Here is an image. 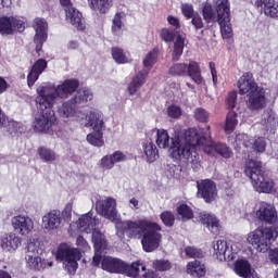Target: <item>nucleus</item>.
Listing matches in <instances>:
<instances>
[{
  "instance_id": "obj_44",
  "label": "nucleus",
  "mask_w": 278,
  "mask_h": 278,
  "mask_svg": "<svg viewBox=\"0 0 278 278\" xmlns=\"http://www.w3.org/2000/svg\"><path fill=\"white\" fill-rule=\"evenodd\" d=\"M238 126V113L230 111L226 116L225 131L231 134Z\"/></svg>"
},
{
  "instance_id": "obj_4",
  "label": "nucleus",
  "mask_w": 278,
  "mask_h": 278,
  "mask_svg": "<svg viewBox=\"0 0 278 278\" xmlns=\"http://www.w3.org/2000/svg\"><path fill=\"white\" fill-rule=\"evenodd\" d=\"M79 88V80L75 78H68L59 85H46L37 88L38 103L41 108H53L56 99H68L72 94L77 92Z\"/></svg>"
},
{
  "instance_id": "obj_52",
  "label": "nucleus",
  "mask_w": 278,
  "mask_h": 278,
  "mask_svg": "<svg viewBox=\"0 0 278 278\" xmlns=\"http://www.w3.org/2000/svg\"><path fill=\"white\" fill-rule=\"evenodd\" d=\"M160 218L165 227H173L175 225V215L170 211L161 213Z\"/></svg>"
},
{
  "instance_id": "obj_41",
  "label": "nucleus",
  "mask_w": 278,
  "mask_h": 278,
  "mask_svg": "<svg viewBox=\"0 0 278 278\" xmlns=\"http://www.w3.org/2000/svg\"><path fill=\"white\" fill-rule=\"evenodd\" d=\"M94 99V93L90 89H83L78 91L74 97H72V101L76 103V105H81V103H88Z\"/></svg>"
},
{
  "instance_id": "obj_25",
  "label": "nucleus",
  "mask_w": 278,
  "mask_h": 278,
  "mask_svg": "<svg viewBox=\"0 0 278 278\" xmlns=\"http://www.w3.org/2000/svg\"><path fill=\"white\" fill-rule=\"evenodd\" d=\"M237 87L239 90V94H251L258 88H261L257 83L255 81V78L253 75L249 72L244 73L240 78L238 79Z\"/></svg>"
},
{
  "instance_id": "obj_7",
  "label": "nucleus",
  "mask_w": 278,
  "mask_h": 278,
  "mask_svg": "<svg viewBox=\"0 0 278 278\" xmlns=\"http://www.w3.org/2000/svg\"><path fill=\"white\" fill-rule=\"evenodd\" d=\"M56 262L63 264V268L68 275H75L79 268V260H81V251L68 243H61L54 251Z\"/></svg>"
},
{
  "instance_id": "obj_57",
  "label": "nucleus",
  "mask_w": 278,
  "mask_h": 278,
  "mask_svg": "<svg viewBox=\"0 0 278 278\" xmlns=\"http://www.w3.org/2000/svg\"><path fill=\"white\" fill-rule=\"evenodd\" d=\"M185 253L187 257H203V251L194 247H187Z\"/></svg>"
},
{
  "instance_id": "obj_59",
  "label": "nucleus",
  "mask_w": 278,
  "mask_h": 278,
  "mask_svg": "<svg viewBox=\"0 0 278 278\" xmlns=\"http://www.w3.org/2000/svg\"><path fill=\"white\" fill-rule=\"evenodd\" d=\"M110 155H111V160L113 161V165L121 164V162L127 161V155L122 151H115Z\"/></svg>"
},
{
  "instance_id": "obj_6",
  "label": "nucleus",
  "mask_w": 278,
  "mask_h": 278,
  "mask_svg": "<svg viewBox=\"0 0 278 278\" xmlns=\"http://www.w3.org/2000/svg\"><path fill=\"white\" fill-rule=\"evenodd\" d=\"M278 231L275 227H257L247 235V242L251 244L257 253H268L273 242L277 240Z\"/></svg>"
},
{
  "instance_id": "obj_58",
  "label": "nucleus",
  "mask_w": 278,
  "mask_h": 278,
  "mask_svg": "<svg viewBox=\"0 0 278 278\" xmlns=\"http://www.w3.org/2000/svg\"><path fill=\"white\" fill-rule=\"evenodd\" d=\"M236 101H238V92L237 91H230L226 98V104L230 110H233L236 108Z\"/></svg>"
},
{
  "instance_id": "obj_12",
  "label": "nucleus",
  "mask_w": 278,
  "mask_h": 278,
  "mask_svg": "<svg viewBox=\"0 0 278 278\" xmlns=\"http://www.w3.org/2000/svg\"><path fill=\"white\" fill-rule=\"evenodd\" d=\"M100 262L102 270L116 275H126V277H129V273H131V268L134 267V263L129 265L125 261L112 256H103L100 258Z\"/></svg>"
},
{
  "instance_id": "obj_1",
  "label": "nucleus",
  "mask_w": 278,
  "mask_h": 278,
  "mask_svg": "<svg viewBox=\"0 0 278 278\" xmlns=\"http://www.w3.org/2000/svg\"><path fill=\"white\" fill-rule=\"evenodd\" d=\"M96 211L100 216L114 223L116 233L123 238L127 233L128 238L141 240L142 249L146 253L157 251L162 244V226L149 219L122 220L118 210H116V199L105 198L98 200Z\"/></svg>"
},
{
  "instance_id": "obj_36",
  "label": "nucleus",
  "mask_w": 278,
  "mask_h": 278,
  "mask_svg": "<svg viewBox=\"0 0 278 278\" xmlns=\"http://www.w3.org/2000/svg\"><path fill=\"white\" fill-rule=\"evenodd\" d=\"M111 55L115 64H131L134 62L131 54L119 47H113Z\"/></svg>"
},
{
  "instance_id": "obj_60",
  "label": "nucleus",
  "mask_w": 278,
  "mask_h": 278,
  "mask_svg": "<svg viewBox=\"0 0 278 278\" xmlns=\"http://www.w3.org/2000/svg\"><path fill=\"white\" fill-rule=\"evenodd\" d=\"M191 18V25H193V27L195 29H203L204 24H203V17H201V15L199 14V12H197L193 16L190 17Z\"/></svg>"
},
{
  "instance_id": "obj_43",
  "label": "nucleus",
  "mask_w": 278,
  "mask_h": 278,
  "mask_svg": "<svg viewBox=\"0 0 278 278\" xmlns=\"http://www.w3.org/2000/svg\"><path fill=\"white\" fill-rule=\"evenodd\" d=\"M87 142H89L91 147H103V144H105V140H103V131L93 130L88 134Z\"/></svg>"
},
{
  "instance_id": "obj_55",
  "label": "nucleus",
  "mask_w": 278,
  "mask_h": 278,
  "mask_svg": "<svg viewBox=\"0 0 278 278\" xmlns=\"http://www.w3.org/2000/svg\"><path fill=\"white\" fill-rule=\"evenodd\" d=\"M217 155H222V157L229 160V157H231V155H233V153L231 152L229 147H227L226 144L217 143Z\"/></svg>"
},
{
  "instance_id": "obj_23",
  "label": "nucleus",
  "mask_w": 278,
  "mask_h": 278,
  "mask_svg": "<svg viewBox=\"0 0 278 278\" xmlns=\"http://www.w3.org/2000/svg\"><path fill=\"white\" fill-rule=\"evenodd\" d=\"M92 242L94 244L96 253L92 260V266H99L101 264V251H105L108 248V241L105 235L93 228L92 230Z\"/></svg>"
},
{
  "instance_id": "obj_61",
  "label": "nucleus",
  "mask_w": 278,
  "mask_h": 278,
  "mask_svg": "<svg viewBox=\"0 0 278 278\" xmlns=\"http://www.w3.org/2000/svg\"><path fill=\"white\" fill-rule=\"evenodd\" d=\"M61 216H63V218H65V220H71V218L73 216V202H68L65 205Z\"/></svg>"
},
{
  "instance_id": "obj_34",
  "label": "nucleus",
  "mask_w": 278,
  "mask_h": 278,
  "mask_svg": "<svg viewBox=\"0 0 278 278\" xmlns=\"http://www.w3.org/2000/svg\"><path fill=\"white\" fill-rule=\"evenodd\" d=\"M200 220L202 225H205L212 233H218L220 231V222L215 217L214 214L201 213Z\"/></svg>"
},
{
  "instance_id": "obj_9",
  "label": "nucleus",
  "mask_w": 278,
  "mask_h": 278,
  "mask_svg": "<svg viewBox=\"0 0 278 278\" xmlns=\"http://www.w3.org/2000/svg\"><path fill=\"white\" fill-rule=\"evenodd\" d=\"M35 101L40 114L35 116L33 129L37 134H49V131H51V127H53L58 121L55 112H53V106H42V104L38 102V96Z\"/></svg>"
},
{
  "instance_id": "obj_40",
  "label": "nucleus",
  "mask_w": 278,
  "mask_h": 278,
  "mask_svg": "<svg viewBox=\"0 0 278 278\" xmlns=\"http://www.w3.org/2000/svg\"><path fill=\"white\" fill-rule=\"evenodd\" d=\"M186 47V35L178 34L174 41L173 60L177 62L184 54V48Z\"/></svg>"
},
{
  "instance_id": "obj_3",
  "label": "nucleus",
  "mask_w": 278,
  "mask_h": 278,
  "mask_svg": "<svg viewBox=\"0 0 278 278\" xmlns=\"http://www.w3.org/2000/svg\"><path fill=\"white\" fill-rule=\"evenodd\" d=\"M201 13L205 23H214V21L218 23L224 39L229 40V38L233 37L229 0H213V5L211 2H204Z\"/></svg>"
},
{
  "instance_id": "obj_50",
  "label": "nucleus",
  "mask_w": 278,
  "mask_h": 278,
  "mask_svg": "<svg viewBox=\"0 0 278 278\" xmlns=\"http://www.w3.org/2000/svg\"><path fill=\"white\" fill-rule=\"evenodd\" d=\"M177 214L181 217L182 220H190L194 216L192 208H190V206H188L187 204H180L177 207Z\"/></svg>"
},
{
  "instance_id": "obj_54",
  "label": "nucleus",
  "mask_w": 278,
  "mask_h": 278,
  "mask_svg": "<svg viewBox=\"0 0 278 278\" xmlns=\"http://www.w3.org/2000/svg\"><path fill=\"white\" fill-rule=\"evenodd\" d=\"M180 10H181V14L187 20H190V17L197 13V11H194V7L190 3H182L180 7Z\"/></svg>"
},
{
  "instance_id": "obj_51",
  "label": "nucleus",
  "mask_w": 278,
  "mask_h": 278,
  "mask_svg": "<svg viewBox=\"0 0 278 278\" xmlns=\"http://www.w3.org/2000/svg\"><path fill=\"white\" fill-rule=\"evenodd\" d=\"M159 36L163 42H173V40H175V31H173L170 28H161Z\"/></svg>"
},
{
  "instance_id": "obj_22",
  "label": "nucleus",
  "mask_w": 278,
  "mask_h": 278,
  "mask_svg": "<svg viewBox=\"0 0 278 278\" xmlns=\"http://www.w3.org/2000/svg\"><path fill=\"white\" fill-rule=\"evenodd\" d=\"M233 273L241 278H260V275L247 258H239L235 262Z\"/></svg>"
},
{
  "instance_id": "obj_29",
  "label": "nucleus",
  "mask_w": 278,
  "mask_h": 278,
  "mask_svg": "<svg viewBox=\"0 0 278 278\" xmlns=\"http://www.w3.org/2000/svg\"><path fill=\"white\" fill-rule=\"evenodd\" d=\"M65 20L67 23L79 29V31H84L86 29V22L84 21V15L79 10L75 9V7H71L65 9Z\"/></svg>"
},
{
  "instance_id": "obj_26",
  "label": "nucleus",
  "mask_w": 278,
  "mask_h": 278,
  "mask_svg": "<svg viewBox=\"0 0 278 278\" xmlns=\"http://www.w3.org/2000/svg\"><path fill=\"white\" fill-rule=\"evenodd\" d=\"M213 257L218 262H231L233 254L229 250V243L225 240H217L213 242Z\"/></svg>"
},
{
  "instance_id": "obj_45",
  "label": "nucleus",
  "mask_w": 278,
  "mask_h": 278,
  "mask_svg": "<svg viewBox=\"0 0 278 278\" xmlns=\"http://www.w3.org/2000/svg\"><path fill=\"white\" fill-rule=\"evenodd\" d=\"M125 21V13H116L112 22V31L115 36H119L123 31V22Z\"/></svg>"
},
{
  "instance_id": "obj_28",
  "label": "nucleus",
  "mask_w": 278,
  "mask_h": 278,
  "mask_svg": "<svg viewBox=\"0 0 278 278\" xmlns=\"http://www.w3.org/2000/svg\"><path fill=\"white\" fill-rule=\"evenodd\" d=\"M256 10L263 12L268 18H278V2L275 0H255Z\"/></svg>"
},
{
  "instance_id": "obj_64",
  "label": "nucleus",
  "mask_w": 278,
  "mask_h": 278,
  "mask_svg": "<svg viewBox=\"0 0 278 278\" xmlns=\"http://www.w3.org/2000/svg\"><path fill=\"white\" fill-rule=\"evenodd\" d=\"M9 131L10 134H16L23 131L22 125L18 122H10L9 123Z\"/></svg>"
},
{
  "instance_id": "obj_63",
  "label": "nucleus",
  "mask_w": 278,
  "mask_h": 278,
  "mask_svg": "<svg viewBox=\"0 0 278 278\" xmlns=\"http://www.w3.org/2000/svg\"><path fill=\"white\" fill-rule=\"evenodd\" d=\"M230 253L233 255V260H236V255H238L239 251H242V243L236 241L229 248Z\"/></svg>"
},
{
  "instance_id": "obj_19",
  "label": "nucleus",
  "mask_w": 278,
  "mask_h": 278,
  "mask_svg": "<svg viewBox=\"0 0 278 278\" xmlns=\"http://www.w3.org/2000/svg\"><path fill=\"white\" fill-rule=\"evenodd\" d=\"M198 194L205 201V203H212L216 201L218 197V190L216 184L210 179L197 181Z\"/></svg>"
},
{
  "instance_id": "obj_8",
  "label": "nucleus",
  "mask_w": 278,
  "mask_h": 278,
  "mask_svg": "<svg viewBox=\"0 0 278 278\" xmlns=\"http://www.w3.org/2000/svg\"><path fill=\"white\" fill-rule=\"evenodd\" d=\"M157 60H160V51L155 48L144 55L142 66L146 70L138 72L128 85V93L130 97H138V90L144 86V81H147L149 77V71L157 64Z\"/></svg>"
},
{
  "instance_id": "obj_42",
  "label": "nucleus",
  "mask_w": 278,
  "mask_h": 278,
  "mask_svg": "<svg viewBox=\"0 0 278 278\" xmlns=\"http://www.w3.org/2000/svg\"><path fill=\"white\" fill-rule=\"evenodd\" d=\"M87 3L91 10H97L102 14H105L112 8V0H87Z\"/></svg>"
},
{
  "instance_id": "obj_16",
  "label": "nucleus",
  "mask_w": 278,
  "mask_h": 278,
  "mask_svg": "<svg viewBox=\"0 0 278 278\" xmlns=\"http://www.w3.org/2000/svg\"><path fill=\"white\" fill-rule=\"evenodd\" d=\"M25 31V21L15 16H0V36H12Z\"/></svg>"
},
{
  "instance_id": "obj_56",
  "label": "nucleus",
  "mask_w": 278,
  "mask_h": 278,
  "mask_svg": "<svg viewBox=\"0 0 278 278\" xmlns=\"http://www.w3.org/2000/svg\"><path fill=\"white\" fill-rule=\"evenodd\" d=\"M194 118L199 121L200 123H207L210 119V113L205 111L204 109H195L194 111Z\"/></svg>"
},
{
  "instance_id": "obj_15",
  "label": "nucleus",
  "mask_w": 278,
  "mask_h": 278,
  "mask_svg": "<svg viewBox=\"0 0 278 278\" xmlns=\"http://www.w3.org/2000/svg\"><path fill=\"white\" fill-rule=\"evenodd\" d=\"M11 227L17 236L26 237L34 231V219L28 215L18 214L11 218Z\"/></svg>"
},
{
  "instance_id": "obj_38",
  "label": "nucleus",
  "mask_w": 278,
  "mask_h": 278,
  "mask_svg": "<svg viewBox=\"0 0 278 278\" xmlns=\"http://www.w3.org/2000/svg\"><path fill=\"white\" fill-rule=\"evenodd\" d=\"M186 273L191 277H205V264L201 263V261L189 262L186 267Z\"/></svg>"
},
{
  "instance_id": "obj_33",
  "label": "nucleus",
  "mask_w": 278,
  "mask_h": 278,
  "mask_svg": "<svg viewBox=\"0 0 278 278\" xmlns=\"http://www.w3.org/2000/svg\"><path fill=\"white\" fill-rule=\"evenodd\" d=\"M261 124L265 131L275 134V129L278 127V116L273 110L265 111L262 115Z\"/></svg>"
},
{
  "instance_id": "obj_48",
  "label": "nucleus",
  "mask_w": 278,
  "mask_h": 278,
  "mask_svg": "<svg viewBox=\"0 0 278 278\" xmlns=\"http://www.w3.org/2000/svg\"><path fill=\"white\" fill-rule=\"evenodd\" d=\"M152 268L159 273H166L173 268V264L168 260H155L152 263Z\"/></svg>"
},
{
  "instance_id": "obj_27",
  "label": "nucleus",
  "mask_w": 278,
  "mask_h": 278,
  "mask_svg": "<svg viewBox=\"0 0 278 278\" xmlns=\"http://www.w3.org/2000/svg\"><path fill=\"white\" fill-rule=\"evenodd\" d=\"M23 240L15 232H9L2 236L0 247L4 253H16Z\"/></svg>"
},
{
  "instance_id": "obj_10",
  "label": "nucleus",
  "mask_w": 278,
  "mask_h": 278,
  "mask_svg": "<svg viewBox=\"0 0 278 278\" xmlns=\"http://www.w3.org/2000/svg\"><path fill=\"white\" fill-rule=\"evenodd\" d=\"M169 75L174 77H184L188 75L194 84H203V77L201 76V70L197 62L176 63L169 67Z\"/></svg>"
},
{
  "instance_id": "obj_62",
  "label": "nucleus",
  "mask_w": 278,
  "mask_h": 278,
  "mask_svg": "<svg viewBox=\"0 0 278 278\" xmlns=\"http://www.w3.org/2000/svg\"><path fill=\"white\" fill-rule=\"evenodd\" d=\"M167 23L175 29H179V27H181V23L179 22L177 16L168 15Z\"/></svg>"
},
{
  "instance_id": "obj_5",
  "label": "nucleus",
  "mask_w": 278,
  "mask_h": 278,
  "mask_svg": "<svg viewBox=\"0 0 278 278\" xmlns=\"http://www.w3.org/2000/svg\"><path fill=\"white\" fill-rule=\"evenodd\" d=\"M245 175L249 177L252 187L256 192L263 194H275L277 192V186L273 178L264 176V166L262 162L250 160L245 163Z\"/></svg>"
},
{
  "instance_id": "obj_47",
  "label": "nucleus",
  "mask_w": 278,
  "mask_h": 278,
  "mask_svg": "<svg viewBox=\"0 0 278 278\" xmlns=\"http://www.w3.org/2000/svg\"><path fill=\"white\" fill-rule=\"evenodd\" d=\"M166 114L168 118H173L174 121H177L181 118V115L184 114V110H181V106L173 103L166 108Z\"/></svg>"
},
{
  "instance_id": "obj_21",
  "label": "nucleus",
  "mask_w": 278,
  "mask_h": 278,
  "mask_svg": "<svg viewBox=\"0 0 278 278\" xmlns=\"http://www.w3.org/2000/svg\"><path fill=\"white\" fill-rule=\"evenodd\" d=\"M49 25L45 18L37 17L34 20L33 28L35 29V45L37 53L42 51V45L47 41V29Z\"/></svg>"
},
{
  "instance_id": "obj_14",
  "label": "nucleus",
  "mask_w": 278,
  "mask_h": 278,
  "mask_svg": "<svg viewBox=\"0 0 278 278\" xmlns=\"http://www.w3.org/2000/svg\"><path fill=\"white\" fill-rule=\"evenodd\" d=\"M255 216L260 223L265 225H277L278 214L275 204L268 202H260L255 210Z\"/></svg>"
},
{
  "instance_id": "obj_31",
  "label": "nucleus",
  "mask_w": 278,
  "mask_h": 278,
  "mask_svg": "<svg viewBox=\"0 0 278 278\" xmlns=\"http://www.w3.org/2000/svg\"><path fill=\"white\" fill-rule=\"evenodd\" d=\"M142 159L148 164H153V162H157L160 159V150H157V146L152 141H146L142 143Z\"/></svg>"
},
{
  "instance_id": "obj_37",
  "label": "nucleus",
  "mask_w": 278,
  "mask_h": 278,
  "mask_svg": "<svg viewBox=\"0 0 278 278\" xmlns=\"http://www.w3.org/2000/svg\"><path fill=\"white\" fill-rule=\"evenodd\" d=\"M42 251H45V245L40 239L37 237L28 238L26 242L25 255H40Z\"/></svg>"
},
{
  "instance_id": "obj_11",
  "label": "nucleus",
  "mask_w": 278,
  "mask_h": 278,
  "mask_svg": "<svg viewBox=\"0 0 278 278\" xmlns=\"http://www.w3.org/2000/svg\"><path fill=\"white\" fill-rule=\"evenodd\" d=\"M99 225V219L92 216V213L81 215L77 222H72L70 224L68 233L72 238L78 236V233H92L94 227Z\"/></svg>"
},
{
  "instance_id": "obj_46",
  "label": "nucleus",
  "mask_w": 278,
  "mask_h": 278,
  "mask_svg": "<svg viewBox=\"0 0 278 278\" xmlns=\"http://www.w3.org/2000/svg\"><path fill=\"white\" fill-rule=\"evenodd\" d=\"M38 155L40 156V160H42V162H55V160L58 159L53 150L45 147L38 149Z\"/></svg>"
},
{
  "instance_id": "obj_18",
  "label": "nucleus",
  "mask_w": 278,
  "mask_h": 278,
  "mask_svg": "<svg viewBox=\"0 0 278 278\" xmlns=\"http://www.w3.org/2000/svg\"><path fill=\"white\" fill-rule=\"evenodd\" d=\"M247 105L249 110L258 111L264 110L268 105V94L264 87H258L248 94Z\"/></svg>"
},
{
  "instance_id": "obj_32",
  "label": "nucleus",
  "mask_w": 278,
  "mask_h": 278,
  "mask_svg": "<svg viewBox=\"0 0 278 278\" xmlns=\"http://www.w3.org/2000/svg\"><path fill=\"white\" fill-rule=\"evenodd\" d=\"M47 70V61L43 59H39L35 64L33 65L28 76H27V84L29 88L38 81V77L45 73Z\"/></svg>"
},
{
  "instance_id": "obj_17",
  "label": "nucleus",
  "mask_w": 278,
  "mask_h": 278,
  "mask_svg": "<svg viewBox=\"0 0 278 278\" xmlns=\"http://www.w3.org/2000/svg\"><path fill=\"white\" fill-rule=\"evenodd\" d=\"M201 129L202 132L199 135L201 141L192 148L190 157H192V155L197 153L198 147H204L203 150L206 155H210L211 157H216V155H218V143H214V141L210 139V126H207L206 129Z\"/></svg>"
},
{
  "instance_id": "obj_35",
  "label": "nucleus",
  "mask_w": 278,
  "mask_h": 278,
  "mask_svg": "<svg viewBox=\"0 0 278 278\" xmlns=\"http://www.w3.org/2000/svg\"><path fill=\"white\" fill-rule=\"evenodd\" d=\"M39 255L40 254H25L24 261L26 268H29V270H42L47 268V263L42 261V257Z\"/></svg>"
},
{
  "instance_id": "obj_24",
  "label": "nucleus",
  "mask_w": 278,
  "mask_h": 278,
  "mask_svg": "<svg viewBox=\"0 0 278 278\" xmlns=\"http://www.w3.org/2000/svg\"><path fill=\"white\" fill-rule=\"evenodd\" d=\"M62 213H60V211H50L41 218L42 227L47 231H58V229H62Z\"/></svg>"
},
{
  "instance_id": "obj_49",
  "label": "nucleus",
  "mask_w": 278,
  "mask_h": 278,
  "mask_svg": "<svg viewBox=\"0 0 278 278\" xmlns=\"http://www.w3.org/2000/svg\"><path fill=\"white\" fill-rule=\"evenodd\" d=\"M250 147L255 153H264L266 151V140L262 137H255L254 139H251Z\"/></svg>"
},
{
  "instance_id": "obj_13",
  "label": "nucleus",
  "mask_w": 278,
  "mask_h": 278,
  "mask_svg": "<svg viewBox=\"0 0 278 278\" xmlns=\"http://www.w3.org/2000/svg\"><path fill=\"white\" fill-rule=\"evenodd\" d=\"M75 105H77V103L73 101V98L64 101L58 108V114L61 118H67V121H75L76 123L84 125V121H86V112L77 110Z\"/></svg>"
},
{
  "instance_id": "obj_53",
  "label": "nucleus",
  "mask_w": 278,
  "mask_h": 278,
  "mask_svg": "<svg viewBox=\"0 0 278 278\" xmlns=\"http://www.w3.org/2000/svg\"><path fill=\"white\" fill-rule=\"evenodd\" d=\"M102 170H112L114 168V162L110 154L104 155L98 163Z\"/></svg>"
},
{
  "instance_id": "obj_39",
  "label": "nucleus",
  "mask_w": 278,
  "mask_h": 278,
  "mask_svg": "<svg viewBox=\"0 0 278 278\" xmlns=\"http://www.w3.org/2000/svg\"><path fill=\"white\" fill-rule=\"evenodd\" d=\"M251 137L247 134H238L235 137V141L232 142V146L236 151H241L244 153L245 149H249L251 147Z\"/></svg>"
},
{
  "instance_id": "obj_30",
  "label": "nucleus",
  "mask_w": 278,
  "mask_h": 278,
  "mask_svg": "<svg viewBox=\"0 0 278 278\" xmlns=\"http://www.w3.org/2000/svg\"><path fill=\"white\" fill-rule=\"evenodd\" d=\"M128 275L131 278H160V274H157V271L147 269V266L140 262L132 263L131 270Z\"/></svg>"
},
{
  "instance_id": "obj_20",
  "label": "nucleus",
  "mask_w": 278,
  "mask_h": 278,
  "mask_svg": "<svg viewBox=\"0 0 278 278\" xmlns=\"http://www.w3.org/2000/svg\"><path fill=\"white\" fill-rule=\"evenodd\" d=\"M83 125H85V127H91L93 131H105V119L103 118V113L98 110H89L85 113Z\"/></svg>"
},
{
  "instance_id": "obj_2",
  "label": "nucleus",
  "mask_w": 278,
  "mask_h": 278,
  "mask_svg": "<svg viewBox=\"0 0 278 278\" xmlns=\"http://www.w3.org/2000/svg\"><path fill=\"white\" fill-rule=\"evenodd\" d=\"M203 130L189 128L187 130L175 132L170 138L168 130L164 128L154 129L155 143L159 149H168V153L173 160L176 162H181V160L189 161L192 155V149L200 144Z\"/></svg>"
}]
</instances>
